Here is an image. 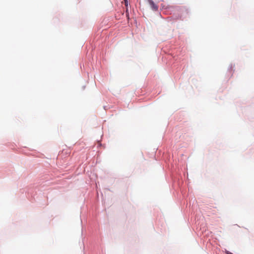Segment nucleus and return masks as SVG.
<instances>
[{
  "mask_svg": "<svg viewBox=\"0 0 254 254\" xmlns=\"http://www.w3.org/2000/svg\"><path fill=\"white\" fill-rule=\"evenodd\" d=\"M150 7L154 11H157L158 9V6L156 4L153 0H147Z\"/></svg>",
  "mask_w": 254,
  "mask_h": 254,
  "instance_id": "1",
  "label": "nucleus"
},
{
  "mask_svg": "<svg viewBox=\"0 0 254 254\" xmlns=\"http://www.w3.org/2000/svg\"><path fill=\"white\" fill-rule=\"evenodd\" d=\"M234 66H235L234 65L231 64L229 66L228 69V71L230 72V73H231V71L232 70L233 68L234 67Z\"/></svg>",
  "mask_w": 254,
  "mask_h": 254,
  "instance_id": "2",
  "label": "nucleus"
},
{
  "mask_svg": "<svg viewBox=\"0 0 254 254\" xmlns=\"http://www.w3.org/2000/svg\"><path fill=\"white\" fill-rule=\"evenodd\" d=\"M125 2V5L127 7L128 4V0H124Z\"/></svg>",
  "mask_w": 254,
  "mask_h": 254,
  "instance_id": "3",
  "label": "nucleus"
},
{
  "mask_svg": "<svg viewBox=\"0 0 254 254\" xmlns=\"http://www.w3.org/2000/svg\"><path fill=\"white\" fill-rule=\"evenodd\" d=\"M226 254H232V253H231L230 252H229L228 251H226Z\"/></svg>",
  "mask_w": 254,
  "mask_h": 254,
  "instance_id": "4",
  "label": "nucleus"
}]
</instances>
